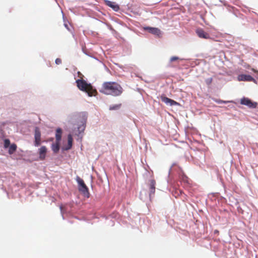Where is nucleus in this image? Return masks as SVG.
<instances>
[{
	"instance_id": "obj_8",
	"label": "nucleus",
	"mask_w": 258,
	"mask_h": 258,
	"mask_svg": "<svg viewBox=\"0 0 258 258\" xmlns=\"http://www.w3.org/2000/svg\"><path fill=\"white\" fill-rule=\"evenodd\" d=\"M196 33L198 35V36L201 38L206 39H208L210 38V35L206 32L203 29H198L196 30Z\"/></svg>"
},
{
	"instance_id": "obj_11",
	"label": "nucleus",
	"mask_w": 258,
	"mask_h": 258,
	"mask_svg": "<svg viewBox=\"0 0 258 258\" xmlns=\"http://www.w3.org/2000/svg\"><path fill=\"white\" fill-rule=\"evenodd\" d=\"M144 30L148 31L150 33L157 36L161 35V31L157 28L146 27H144Z\"/></svg>"
},
{
	"instance_id": "obj_18",
	"label": "nucleus",
	"mask_w": 258,
	"mask_h": 258,
	"mask_svg": "<svg viewBox=\"0 0 258 258\" xmlns=\"http://www.w3.org/2000/svg\"><path fill=\"white\" fill-rule=\"evenodd\" d=\"M10 146V141L9 139H5L4 140V147L7 148Z\"/></svg>"
},
{
	"instance_id": "obj_13",
	"label": "nucleus",
	"mask_w": 258,
	"mask_h": 258,
	"mask_svg": "<svg viewBox=\"0 0 258 258\" xmlns=\"http://www.w3.org/2000/svg\"><path fill=\"white\" fill-rule=\"evenodd\" d=\"M239 81H253L254 79L250 75H240L237 77Z\"/></svg>"
},
{
	"instance_id": "obj_16",
	"label": "nucleus",
	"mask_w": 258,
	"mask_h": 258,
	"mask_svg": "<svg viewBox=\"0 0 258 258\" xmlns=\"http://www.w3.org/2000/svg\"><path fill=\"white\" fill-rule=\"evenodd\" d=\"M73 137L72 136L71 134H69L68 136V147L66 148V150H69L72 147V144H73Z\"/></svg>"
},
{
	"instance_id": "obj_12",
	"label": "nucleus",
	"mask_w": 258,
	"mask_h": 258,
	"mask_svg": "<svg viewBox=\"0 0 258 258\" xmlns=\"http://www.w3.org/2000/svg\"><path fill=\"white\" fill-rule=\"evenodd\" d=\"M105 5L110 8H111L114 11L117 12L119 9V6L113 2H111L108 0H105L104 1Z\"/></svg>"
},
{
	"instance_id": "obj_23",
	"label": "nucleus",
	"mask_w": 258,
	"mask_h": 258,
	"mask_svg": "<svg viewBox=\"0 0 258 258\" xmlns=\"http://www.w3.org/2000/svg\"><path fill=\"white\" fill-rule=\"evenodd\" d=\"M178 59H179V58L177 56H172L170 58L171 61H174L175 60H177Z\"/></svg>"
},
{
	"instance_id": "obj_14",
	"label": "nucleus",
	"mask_w": 258,
	"mask_h": 258,
	"mask_svg": "<svg viewBox=\"0 0 258 258\" xmlns=\"http://www.w3.org/2000/svg\"><path fill=\"white\" fill-rule=\"evenodd\" d=\"M62 130L60 128H58L56 131L55 138L57 142H60L61 138Z\"/></svg>"
},
{
	"instance_id": "obj_22",
	"label": "nucleus",
	"mask_w": 258,
	"mask_h": 258,
	"mask_svg": "<svg viewBox=\"0 0 258 258\" xmlns=\"http://www.w3.org/2000/svg\"><path fill=\"white\" fill-rule=\"evenodd\" d=\"M55 62L56 64H60L61 63V59L59 58H57L55 59Z\"/></svg>"
},
{
	"instance_id": "obj_5",
	"label": "nucleus",
	"mask_w": 258,
	"mask_h": 258,
	"mask_svg": "<svg viewBox=\"0 0 258 258\" xmlns=\"http://www.w3.org/2000/svg\"><path fill=\"white\" fill-rule=\"evenodd\" d=\"M34 138V145L38 147L41 144V133L38 127L35 129Z\"/></svg>"
},
{
	"instance_id": "obj_21",
	"label": "nucleus",
	"mask_w": 258,
	"mask_h": 258,
	"mask_svg": "<svg viewBox=\"0 0 258 258\" xmlns=\"http://www.w3.org/2000/svg\"><path fill=\"white\" fill-rule=\"evenodd\" d=\"M215 102L218 103H227L229 102V101H223L220 99H216V100H215Z\"/></svg>"
},
{
	"instance_id": "obj_7",
	"label": "nucleus",
	"mask_w": 258,
	"mask_h": 258,
	"mask_svg": "<svg viewBox=\"0 0 258 258\" xmlns=\"http://www.w3.org/2000/svg\"><path fill=\"white\" fill-rule=\"evenodd\" d=\"M160 98L163 102H164L167 105H169L170 106H174L178 104V103L175 101L172 100L167 97H165L164 95H161L160 96Z\"/></svg>"
},
{
	"instance_id": "obj_6",
	"label": "nucleus",
	"mask_w": 258,
	"mask_h": 258,
	"mask_svg": "<svg viewBox=\"0 0 258 258\" xmlns=\"http://www.w3.org/2000/svg\"><path fill=\"white\" fill-rule=\"evenodd\" d=\"M47 152V148L44 146H41L38 149L39 159L41 161L44 160L46 158Z\"/></svg>"
},
{
	"instance_id": "obj_20",
	"label": "nucleus",
	"mask_w": 258,
	"mask_h": 258,
	"mask_svg": "<svg viewBox=\"0 0 258 258\" xmlns=\"http://www.w3.org/2000/svg\"><path fill=\"white\" fill-rule=\"evenodd\" d=\"M212 81L213 79L212 78H208L205 80V82L208 85H210L212 83Z\"/></svg>"
},
{
	"instance_id": "obj_3",
	"label": "nucleus",
	"mask_w": 258,
	"mask_h": 258,
	"mask_svg": "<svg viewBox=\"0 0 258 258\" xmlns=\"http://www.w3.org/2000/svg\"><path fill=\"white\" fill-rule=\"evenodd\" d=\"M77 180L79 185V191H81L84 196L89 198V192L88 188L85 184L84 180L78 176L77 178Z\"/></svg>"
},
{
	"instance_id": "obj_1",
	"label": "nucleus",
	"mask_w": 258,
	"mask_h": 258,
	"mask_svg": "<svg viewBox=\"0 0 258 258\" xmlns=\"http://www.w3.org/2000/svg\"><path fill=\"white\" fill-rule=\"evenodd\" d=\"M100 92L108 95L118 96L123 91L122 87L116 82H105L99 89Z\"/></svg>"
},
{
	"instance_id": "obj_9",
	"label": "nucleus",
	"mask_w": 258,
	"mask_h": 258,
	"mask_svg": "<svg viewBox=\"0 0 258 258\" xmlns=\"http://www.w3.org/2000/svg\"><path fill=\"white\" fill-rule=\"evenodd\" d=\"M155 185L156 181L154 179H151L149 181V196L151 197L153 196L155 192Z\"/></svg>"
},
{
	"instance_id": "obj_19",
	"label": "nucleus",
	"mask_w": 258,
	"mask_h": 258,
	"mask_svg": "<svg viewBox=\"0 0 258 258\" xmlns=\"http://www.w3.org/2000/svg\"><path fill=\"white\" fill-rule=\"evenodd\" d=\"M121 106V104L115 105L110 107V110H115L119 109Z\"/></svg>"
},
{
	"instance_id": "obj_15",
	"label": "nucleus",
	"mask_w": 258,
	"mask_h": 258,
	"mask_svg": "<svg viewBox=\"0 0 258 258\" xmlns=\"http://www.w3.org/2000/svg\"><path fill=\"white\" fill-rule=\"evenodd\" d=\"M51 149L54 153H57L59 150V142H55V143L53 144L51 146Z\"/></svg>"
},
{
	"instance_id": "obj_2",
	"label": "nucleus",
	"mask_w": 258,
	"mask_h": 258,
	"mask_svg": "<svg viewBox=\"0 0 258 258\" xmlns=\"http://www.w3.org/2000/svg\"><path fill=\"white\" fill-rule=\"evenodd\" d=\"M76 83L78 88L80 90L87 93L89 96H92L96 92V90L93 88L92 86L90 84H88L83 79L77 80L76 81Z\"/></svg>"
},
{
	"instance_id": "obj_10",
	"label": "nucleus",
	"mask_w": 258,
	"mask_h": 258,
	"mask_svg": "<svg viewBox=\"0 0 258 258\" xmlns=\"http://www.w3.org/2000/svg\"><path fill=\"white\" fill-rule=\"evenodd\" d=\"M82 115V120L81 121V124L78 127V131L79 132V134L81 133L85 128V124L86 122L87 116L84 113H81L80 114V116H81Z\"/></svg>"
},
{
	"instance_id": "obj_24",
	"label": "nucleus",
	"mask_w": 258,
	"mask_h": 258,
	"mask_svg": "<svg viewBox=\"0 0 258 258\" xmlns=\"http://www.w3.org/2000/svg\"><path fill=\"white\" fill-rule=\"evenodd\" d=\"M252 71H253V72H255V73L257 72V71H256V70H255L254 69H252Z\"/></svg>"
},
{
	"instance_id": "obj_17",
	"label": "nucleus",
	"mask_w": 258,
	"mask_h": 258,
	"mask_svg": "<svg viewBox=\"0 0 258 258\" xmlns=\"http://www.w3.org/2000/svg\"><path fill=\"white\" fill-rule=\"evenodd\" d=\"M9 153L10 154H13L17 150V145L15 144H13L9 146Z\"/></svg>"
},
{
	"instance_id": "obj_4",
	"label": "nucleus",
	"mask_w": 258,
	"mask_h": 258,
	"mask_svg": "<svg viewBox=\"0 0 258 258\" xmlns=\"http://www.w3.org/2000/svg\"><path fill=\"white\" fill-rule=\"evenodd\" d=\"M240 103L242 105H246L250 108H255L257 105L256 102H252L247 98H243L240 100Z\"/></svg>"
}]
</instances>
